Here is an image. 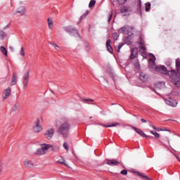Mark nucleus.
<instances>
[{
	"label": "nucleus",
	"instance_id": "obj_26",
	"mask_svg": "<svg viewBox=\"0 0 180 180\" xmlns=\"http://www.w3.org/2000/svg\"><path fill=\"white\" fill-rule=\"evenodd\" d=\"M0 50L4 56H8V51L6 50V48L4 46H1Z\"/></svg>",
	"mask_w": 180,
	"mask_h": 180
},
{
	"label": "nucleus",
	"instance_id": "obj_33",
	"mask_svg": "<svg viewBox=\"0 0 180 180\" xmlns=\"http://www.w3.org/2000/svg\"><path fill=\"white\" fill-rule=\"evenodd\" d=\"M150 8H151V4L146 3V11L148 12L150 11Z\"/></svg>",
	"mask_w": 180,
	"mask_h": 180
},
{
	"label": "nucleus",
	"instance_id": "obj_24",
	"mask_svg": "<svg viewBox=\"0 0 180 180\" xmlns=\"http://www.w3.org/2000/svg\"><path fill=\"white\" fill-rule=\"evenodd\" d=\"M139 78L141 81H146L147 80V75L144 74V72H141L139 75Z\"/></svg>",
	"mask_w": 180,
	"mask_h": 180
},
{
	"label": "nucleus",
	"instance_id": "obj_28",
	"mask_svg": "<svg viewBox=\"0 0 180 180\" xmlns=\"http://www.w3.org/2000/svg\"><path fill=\"white\" fill-rule=\"evenodd\" d=\"M120 124L119 122H115L111 124L104 125V127H116V126H119Z\"/></svg>",
	"mask_w": 180,
	"mask_h": 180
},
{
	"label": "nucleus",
	"instance_id": "obj_2",
	"mask_svg": "<svg viewBox=\"0 0 180 180\" xmlns=\"http://www.w3.org/2000/svg\"><path fill=\"white\" fill-rule=\"evenodd\" d=\"M70 130H71V125L68 121L61 120L60 126L58 128V131L62 134L63 139H67L70 136Z\"/></svg>",
	"mask_w": 180,
	"mask_h": 180
},
{
	"label": "nucleus",
	"instance_id": "obj_50",
	"mask_svg": "<svg viewBox=\"0 0 180 180\" xmlns=\"http://www.w3.org/2000/svg\"><path fill=\"white\" fill-rule=\"evenodd\" d=\"M82 18H84V15H82V16L81 17V20H82Z\"/></svg>",
	"mask_w": 180,
	"mask_h": 180
},
{
	"label": "nucleus",
	"instance_id": "obj_10",
	"mask_svg": "<svg viewBox=\"0 0 180 180\" xmlns=\"http://www.w3.org/2000/svg\"><path fill=\"white\" fill-rule=\"evenodd\" d=\"M139 49H140V53L142 54V56H146V50H147V48H146V45L144 44V42L141 40L139 42Z\"/></svg>",
	"mask_w": 180,
	"mask_h": 180
},
{
	"label": "nucleus",
	"instance_id": "obj_48",
	"mask_svg": "<svg viewBox=\"0 0 180 180\" xmlns=\"http://www.w3.org/2000/svg\"><path fill=\"white\" fill-rule=\"evenodd\" d=\"M157 131H161V129H160V128H156V129H155Z\"/></svg>",
	"mask_w": 180,
	"mask_h": 180
},
{
	"label": "nucleus",
	"instance_id": "obj_18",
	"mask_svg": "<svg viewBox=\"0 0 180 180\" xmlns=\"http://www.w3.org/2000/svg\"><path fill=\"white\" fill-rule=\"evenodd\" d=\"M137 51H139L137 48L132 49L130 56L131 60H134V58H136V56H137Z\"/></svg>",
	"mask_w": 180,
	"mask_h": 180
},
{
	"label": "nucleus",
	"instance_id": "obj_32",
	"mask_svg": "<svg viewBox=\"0 0 180 180\" xmlns=\"http://www.w3.org/2000/svg\"><path fill=\"white\" fill-rule=\"evenodd\" d=\"M113 2H117L119 5H123L127 0H112Z\"/></svg>",
	"mask_w": 180,
	"mask_h": 180
},
{
	"label": "nucleus",
	"instance_id": "obj_27",
	"mask_svg": "<svg viewBox=\"0 0 180 180\" xmlns=\"http://www.w3.org/2000/svg\"><path fill=\"white\" fill-rule=\"evenodd\" d=\"M49 44H51L52 47H54L55 50H57V51L60 50V46H58L57 44L54 42H49Z\"/></svg>",
	"mask_w": 180,
	"mask_h": 180
},
{
	"label": "nucleus",
	"instance_id": "obj_22",
	"mask_svg": "<svg viewBox=\"0 0 180 180\" xmlns=\"http://www.w3.org/2000/svg\"><path fill=\"white\" fill-rule=\"evenodd\" d=\"M156 89H164L165 88V83L160 82L155 85Z\"/></svg>",
	"mask_w": 180,
	"mask_h": 180
},
{
	"label": "nucleus",
	"instance_id": "obj_30",
	"mask_svg": "<svg viewBox=\"0 0 180 180\" xmlns=\"http://www.w3.org/2000/svg\"><path fill=\"white\" fill-rule=\"evenodd\" d=\"M150 133H151V134L155 136V137L156 139H160V134L157 133V131H150Z\"/></svg>",
	"mask_w": 180,
	"mask_h": 180
},
{
	"label": "nucleus",
	"instance_id": "obj_47",
	"mask_svg": "<svg viewBox=\"0 0 180 180\" xmlns=\"http://www.w3.org/2000/svg\"><path fill=\"white\" fill-rule=\"evenodd\" d=\"M139 9H140L141 8V1H139Z\"/></svg>",
	"mask_w": 180,
	"mask_h": 180
},
{
	"label": "nucleus",
	"instance_id": "obj_45",
	"mask_svg": "<svg viewBox=\"0 0 180 180\" xmlns=\"http://www.w3.org/2000/svg\"><path fill=\"white\" fill-rule=\"evenodd\" d=\"M141 122H142V123H147V120L144 119H141Z\"/></svg>",
	"mask_w": 180,
	"mask_h": 180
},
{
	"label": "nucleus",
	"instance_id": "obj_15",
	"mask_svg": "<svg viewBox=\"0 0 180 180\" xmlns=\"http://www.w3.org/2000/svg\"><path fill=\"white\" fill-rule=\"evenodd\" d=\"M121 13H130L131 12V9L129 6H122L120 9Z\"/></svg>",
	"mask_w": 180,
	"mask_h": 180
},
{
	"label": "nucleus",
	"instance_id": "obj_35",
	"mask_svg": "<svg viewBox=\"0 0 180 180\" xmlns=\"http://www.w3.org/2000/svg\"><path fill=\"white\" fill-rule=\"evenodd\" d=\"M63 148H65V150H66V151H68L69 148H68V143L67 142H65L63 143Z\"/></svg>",
	"mask_w": 180,
	"mask_h": 180
},
{
	"label": "nucleus",
	"instance_id": "obj_3",
	"mask_svg": "<svg viewBox=\"0 0 180 180\" xmlns=\"http://www.w3.org/2000/svg\"><path fill=\"white\" fill-rule=\"evenodd\" d=\"M29 79H30V68H25L23 75V86H27Z\"/></svg>",
	"mask_w": 180,
	"mask_h": 180
},
{
	"label": "nucleus",
	"instance_id": "obj_39",
	"mask_svg": "<svg viewBox=\"0 0 180 180\" xmlns=\"http://www.w3.org/2000/svg\"><path fill=\"white\" fill-rule=\"evenodd\" d=\"M112 37L114 40H117V38L119 37V34H117V33H115L112 34Z\"/></svg>",
	"mask_w": 180,
	"mask_h": 180
},
{
	"label": "nucleus",
	"instance_id": "obj_7",
	"mask_svg": "<svg viewBox=\"0 0 180 180\" xmlns=\"http://www.w3.org/2000/svg\"><path fill=\"white\" fill-rule=\"evenodd\" d=\"M155 71L157 72H160V74H165L166 75H168V72L169 71L167 70V68L164 65H159L155 68Z\"/></svg>",
	"mask_w": 180,
	"mask_h": 180
},
{
	"label": "nucleus",
	"instance_id": "obj_31",
	"mask_svg": "<svg viewBox=\"0 0 180 180\" xmlns=\"http://www.w3.org/2000/svg\"><path fill=\"white\" fill-rule=\"evenodd\" d=\"M95 4H96V1L91 0L89 4V8H93V6H95Z\"/></svg>",
	"mask_w": 180,
	"mask_h": 180
},
{
	"label": "nucleus",
	"instance_id": "obj_17",
	"mask_svg": "<svg viewBox=\"0 0 180 180\" xmlns=\"http://www.w3.org/2000/svg\"><path fill=\"white\" fill-rule=\"evenodd\" d=\"M110 39H108L106 41V47L108 49V51L111 54H113V48H112V46L110 45Z\"/></svg>",
	"mask_w": 180,
	"mask_h": 180
},
{
	"label": "nucleus",
	"instance_id": "obj_4",
	"mask_svg": "<svg viewBox=\"0 0 180 180\" xmlns=\"http://www.w3.org/2000/svg\"><path fill=\"white\" fill-rule=\"evenodd\" d=\"M49 148H50V145L42 144L41 148L37 149L36 154H37V155H43V154H46V153H47Z\"/></svg>",
	"mask_w": 180,
	"mask_h": 180
},
{
	"label": "nucleus",
	"instance_id": "obj_16",
	"mask_svg": "<svg viewBox=\"0 0 180 180\" xmlns=\"http://www.w3.org/2000/svg\"><path fill=\"white\" fill-rule=\"evenodd\" d=\"M167 105H169V106H172V108L176 107V105H178V102L175 100H167L166 101Z\"/></svg>",
	"mask_w": 180,
	"mask_h": 180
},
{
	"label": "nucleus",
	"instance_id": "obj_1",
	"mask_svg": "<svg viewBox=\"0 0 180 180\" xmlns=\"http://www.w3.org/2000/svg\"><path fill=\"white\" fill-rule=\"evenodd\" d=\"M175 63L176 70L174 69L169 70L168 76L172 80V82L176 83V82H178L180 80V59H176Z\"/></svg>",
	"mask_w": 180,
	"mask_h": 180
},
{
	"label": "nucleus",
	"instance_id": "obj_20",
	"mask_svg": "<svg viewBox=\"0 0 180 180\" xmlns=\"http://www.w3.org/2000/svg\"><path fill=\"white\" fill-rule=\"evenodd\" d=\"M17 81H18V75H16V73H13L11 85H16Z\"/></svg>",
	"mask_w": 180,
	"mask_h": 180
},
{
	"label": "nucleus",
	"instance_id": "obj_29",
	"mask_svg": "<svg viewBox=\"0 0 180 180\" xmlns=\"http://www.w3.org/2000/svg\"><path fill=\"white\" fill-rule=\"evenodd\" d=\"M124 46V44H120L117 46H115V50L117 53H120V49Z\"/></svg>",
	"mask_w": 180,
	"mask_h": 180
},
{
	"label": "nucleus",
	"instance_id": "obj_14",
	"mask_svg": "<svg viewBox=\"0 0 180 180\" xmlns=\"http://www.w3.org/2000/svg\"><path fill=\"white\" fill-rule=\"evenodd\" d=\"M131 29H133L131 27L124 26L120 29L119 32L120 33H125V34H127L129 33V30H131Z\"/></svg>",
	"mask_w": 180,
	"mask_h": 180
},
{
	"label": "nucleus",
	"instance_id": "obj_6",
	"mask_svg": "<svg viewBox=\"0 0 180 180\" xmlns=\"http://www.w3.org/2000/svg\"><path fill=\"white\" fill-rule=\"evenodd\" d=\"M32 130L34 133H40L43 130V127L40 125V120L39 118L36 120Z\"/></svg>",
	"mask_w": 180,
	"mask_h": 180
},
{
	"label": "nucleus",
	"instance_id": "obj_5",
	"mask_svg": "<svg viewBox=\"0 0 180 180\" xmlns=\"http://www.w3.org/2000/svg\"><path fill=\"white\" fill-rule=\"evenodd\" d=\"M65 31L68 32V33H70V36H72L76 39H81V37L79 36V34H78V31H77V30L72 27H68L65 28Z\"/></svg>",
	"mask_w": 180,
	"mask_h": 180
},
{
	"label": "nucleus",
	"instance_id": "obj_36",
	"mask_svg": "<svg viewBox=\"0 0 180 180\" xmlns=\"http://www.w3.org/2000/svg\"><path fill=\"white\" fill-rule=\"evenodd\" d=\"M112 16H113V13L111 12L108 14V22H110V20H112Z\"/></svg>",
	"mask_w": 180,
	"mask_h": 180
},
{
	"label": "nucleus",
	"instance_id": "obj_46",
	"mask_svg": "<svg viewBox=\"0 0 180 180\" xmlns=\"http://www.w3.org/2000/svg\"><path fill=\"white\" fill-rule=\"evenodd\" d=\"M20 54H21L22 56H23V47H21V53H20Z\"/></svg>",
	"mask_w": 180,
	"mask_h": 180
},
{
	"label": "nucleus",
	"instance_id": "obj_25",
	"mask_svg": "<svg viewBox=\"0 0 180 180\" xmlns=\"http://www.w3.org/2000/svg\"><path fill=\"white\" fill-rule=\"evenodd\" d=\"M58 164H61L62 165H65V167H68V164L65 163V160L64 158H61V159H59L58 160Z\"/></svg>",
	"mask_w": 180,
	"mask_h": 180
},
{
	"label": "nucleus",
	"instance_id": "obj_37",
	"mask_svg": "<svg viewBox=\"0 0 180 180\" xmlns=\"http://www.w3.org/2000/svg\"><path fill=\"white\" fill-rule=\"evenodd\" d=\"M3 167H4V164L2 163V161L0 160V175L2 174Z\"/></svg>",
	"mask_w": 180,
	"mask_h": 180
},
{
	"label": "nucleus",
	"instance_id": "obj_9",
	"mask_svg": "<svg viewBox=\"0 0 180 180\" xmlns=\"http://www.w3.org/2000/svg\"><path fill=\"white\" fill-rule=\"evenodd\" d=\"M133 130H134L138 134L141 136V137H146V139H153V136H147L142 130L139 129L134 127H132Z\"/></svg>",
	"mask_w": 180,
	"mask_h": 180
},
{
	"label": "nucleus",
	"instance_id": "obj_43",
	"mask_svg": "<svg viewBox=\"0 0 180 180\" xmlns=\"http://www.w3.org/2000/svg\"><path fill=\"white\" fill-rule=\"evenodd\" d=\"M120 174H122V175H127V170L124 169V170L121 171Z\"/></svg>",
	"mask_w": 180,
	"mask_h": 180
},
{
	"label": "nucleus",
	"instance_id": "obj_40",
	"mask_svg": "<svg viewBox=\"0 0 180 180\" xmlns=\"http://www.w3.org/2000/svg\"><path fill=\"white\" fill-rule=\"evenodd\" d=\"M50 147H51L52 150H54L55 151H58V146H50Z\"/></svg>",
	"mask_w": 180,
	"mask_h": 180
},
{
	"label": "nucleus",
	"instance_id": "obj_19",
	"mask_svg": "<svg viewBox=\"0 0 180 180\" xmlns=\"http://www.w3.org/2000/svg\"><path fill=\"white\" fill-rule=\"evenodd\" d=\"M136 175H138V176H140L141 178H142V179H145V180H153L151 179V178L148 177V176L143 174V173H141V172H136Z\"/></svg>",
	"mask_w": 180,
	"mask_h": 180
},
{
	"label": "nucleus",
	"instance_id": "obj_21",
	"mask_svg": "<svg viewBox=\"0 0 180 180\" xmlns=\"http://www.w3.org/2000/svg\"><path fill=\"white\" fill-rule=\"evenodd\" d=\"M149 67L150 68H154L155 67V57L153 56V58L149 59Z\"/></svg>",
	"mask_w": 180,
	"mask_h": 180
},
{
	"label": "nucleus",
	"instance_id": "obj_13",
	"mask_svg": "<svg viewBox=\"0 0 180 180\" xmlns=\"http://www.w3.org/2000/svg\"><path fill=\"white\" fill-rule=\"evenodd\" d=\"M47 24H48V27L50 30H53V29H54V21H53V18H48Z\"/></svg>",
	"mask_w": 180,
	"mask_h": 180
},
{
	"label": "nucleus",
	"instance_id": "obj_38",
	"mask_svg": "<svg viewBox=\"0 0 180 180\" xmlns=\"http://www.w3.org/2000/svg\"><path fill=\"white\" fill-rule=\"evenodd\" d=\"M82 101L83 102H94V100L91 98H83Z\"/></svg>",
	"mask_w": 180,
	"mask_h": 180
},
{
	"label": "nucleus",
	"instance_id": "obj_34",
	"mask_svg": "<svg viewBox=\"0 0 180 180\" xmlns=\"http://www.w3.org/2000/svg\"><path fill=\"white\" fill-rule=\"evenodd\" d=\"M15 13H20L21 15H23V7L18 8Z\"/></svg>",
	"mask_w": 180,
	"mask_h": 180
},
{
	"label": "nucleus",
	"instance_id": "obj_41",
	"mask_svg": "<svg viewBox=\"0 0 180 180\" xmlns=\"http://www.w3.org/2000/svg\"><path fill=\"white\" fill-rule=\"evenodd\" d=\"M0 35H1V37L3 38V37H5V36H6V34H5L4 31H0Z\"/></svg>",
	"mask_w": 180,
	"mask_h": 180
},
{
	"label": "nucleus",
	"instance_id": "obj_8",
	"mask_svg": "<svg viewBox=\"0 0 180 180\" xmlns=\"http://www.w3.org/2000/svg\"><path fill=\"white\" fill-rule=\"evenodd\" d=\"M54 135V129L51 128L46 130L44 133V136L46 139L48 140H51V139H53V136Z\"/></svg>",
	"mask_w": 180,
	"mask_h": 180
},
{
	"label": "nucleus",
	"instance_id": "obj_12",
	"mask_svg": "<svg viewBox=\"0 0 180 180\" xmlns=\"http://www.w3.org/2000/svg\"><path fill=\"white\" fill-rule=\"evenodd\" d=\"M108 165H110L111 167H116V165H119L120 164V162L112 159V160H107Z\"/></svg>",
	"mask_w": 180,
	"mask_h": 180
},
{
	"label": "nucleus",
	"instance_id": "obj_51",
	"mask_svg": "<svg viewBox=\"0 0 180 180\" xmlns=\"http://www.w3.org/2000/svg\"><path fill=\"white\" fill-rule=\"evenodd\" d=\"M13 110H13V108L12 109V112H13Z\"/></svg>",
	"mask_w": 180,
	"mask_h": 180
},
{
	"label": "nucleus",
	"instance_id": "obj_42",
	"mask_svg": "<svg viewBox=\"0 0 180 180\" xmlns=\"http://www.w3.org/2000/svg\"><path fill=\"white\" fill-rule=\"evenodd\" d=\"M0 35H1V37L3 38V37H5V36H6V34H5L4 31H0Z\"/></svg>",
	"mask_w": 180,
	"mask_h": 180
},
{
	"label": "nucleus",
	"instance_id": "obj_44",
	"mask_svg": "<svg viewBox=\"0 0 180 180\" xmlns=\"http://www.w3.org/2000/svg\"><path fill=\"white\" fill-rule=\"evenodd\" d=\"M134 65L137 70L140 68V65L139 64V62L135 63Z\"/></svg>",
	"mask_w": 180,
	"mask_h": 180
},
{
	"label": "nucleus",
	"instance_id": "obj_23",
	"mask_svg": "<svg viewBox=\"0 0 180 180\" xmlns=\"http://www.w3.org/2000/svg\"><path fill=\"white\" fill-rule=\"evenodd\" d=\"M25 167H27V168H32L33 167V162L30 160H25L24 162Z\"/></svg>",
	"mask_w": 180,
	"mask_h": 180
},
{
	"label": "nucleus",
	"instance_id": "obj_49",
	"mask_svg": "<svg viewBox=\"0 0 180 180\" xmlns=\"http://www.w3.org/2000/svg\"><path fill=\"white\" fill-rule=\"evenodd\" d=\"M153 129H154V130H156L157 127L152 126Z\"/></svg>",
	"mask_w": 180,
	"mask_h": 180
},
{
	"label": "nucleus",
	"instance_id": "obj_11",
	"mask_svg": "<svg viewBox=\"0 0 180 180\" xmlns=\"http://www.w3.org/2000/svg\"><path fill=\"white\" fill-rule=\"evenodd\" d=\"M11 92H12L11 87L6 89L3 93V99H8L11 96Z\"/></svg>",
	"mask_w": 180,
	"mask_h": 180
}]
</instances>
